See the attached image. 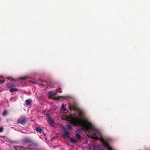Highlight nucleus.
Wrapping results in <instances>:
<instances>
[{"instance_id":"423d86ee","label":"nucleus","mask_w":150,"mask_h":150,"mask_svg":"<svg viewBox=\"0 0 150 150\" xmlns=\"http://www.w3.org/2000/svg\"><path fill=\"white\" fill-rule=\"evenodd\" d=\"M48 94L49 95V98H50L53 99L55 100H57L59 99V98L54 96V94L52 91H50L48 93Z\"/></svg>"},{"instance_id":"1a4fd4ad","label":"nucleus","mask_w":150,"mask_h":150,"mask_svg":"<svg viewBox=\"0 0 150 150\" xmlns=\"http://www.w3.org/2000/svg\"><path fill=\"white\" fill-rule=\"evenodd\" d=\"M79 113V116L80 117H82L83 115V111L80 109H79L77 110Z\"/></svg>"},{"instance_id":"6ab92c4d","label":"nucleus","mask_w":150,"mask_h":150,"mask_svg":"<svg viewBox=\"0 0 150 150\" xmlns=\"http://www.w3.org/2000/svg\"><path fill=\"white\" fill-rule=\"evenodd\" d=\"M64 104H62L61 107V108L62 109H63V110L64 111H66V108H64Z\"/></svg>"},{"instance_id":"f257e3e1","label":"nucleus","mask_w":150,"mask_h":150,"mask_svg":"<svg viewBox=\"0 0 150 150\" xmlns=\"http://www.w3.org/2000/svg\"><path fill=\"white\" fill-rule=\"evenodd\" d=\"M67 119L70 123L76 126H81L82 129L88 132L94 130L95 128L91 122L87 118H84L83 120L76 117L75 115L73 116L71 114Z\"/></svg>"},{"instance_id":"4468645a","label":"nucleus","mask_w":150,"mask_h":150,"mask_svg":"<svg viewBox=\"0 0 150 150\" xmlns=\"http://www.w3.org/2000/svg\"><path fill=\"white\" fill-rule=\"evenodd\" d=\"M48 122L50 125H52L53 121L51 119H49V120H48Z\"/></svg>"},{"instance_id":"39448f33","label":"nucleus","mask_w":150,"mask_h":150,"mask_svg":"<svg viewBox=\"0 0 150 150\" xmlns=\"http://www.w3.org/2000/svg\"><path fill=\"white\" fill-rule=\"evenodd\" d=\"M70 135V132L66 130H64V133L63 134V136L64 138L65 139L68 140L70 138L69 137Z\"/></svg>"},{"instance_id":"9b49d317","label":"nucleus","mask_w":150,"mask_h":150,"mask_svg":"<svg viewBox=\"0 0 150 150\" xmlns=\"http://www.w3.org/2000/svg\"><path fill=\"white\" fill-rule=\"evenodd\" d=\"M69 139L70 141L72 142L76 143L78 142L77 140L74 138L70 137Z\"/></svg>"},{"instance_id":"2eb2a0df","label":"nucleus","mask_w":150,"mask_h":150,"mask_svg":"<svg viewBox=\"0 0 150 150\" xmlns=\"http://www.w3.org/2000/svg\"><path fill=\"white\" fill-rule=\"evenodd\" d=\"M46 117L47 118V120L48 121L50 119H51L49 114H47L46 115Z\"/></svg>"},{"instance_id":"393cba45","label":"nucleus","mask_w":150,"mask_h":150,"mask_svg":"<svg viewBox=\"0 0 150 150\" xmlns=\"http://www.w3.org/2000/svg\"><path fill=\"white\" fill-rule=\"evenodd\" d=\"M39 85L41 86H45V85L44 84H39Z\"/></svg>"},{"instance_id":"0eeeda50","label":"nucleus","mask_w":150,"mask_h":150,"mask_svg":"<svg viewBox=\"0 0 150 150\" xmlns=\"http://www.w3.org/2000/svg\"><path fill=\"white\" fill-rule=\"evenodd\" d=\"M91 137L96 140H97L99 139L98 137L96 136V133L94 132H93V133Z\"/></svg>"},{"instance_id":"4be33fe9","label":"nucleus","mask_w":150,"mask_h":150,"mask_svg":"<svg viewBox=\"0 0 150 150\" xmlns=\"http://www.w3.org/2000/svg\"><path fill=\"white\" fill-rule=\"evenodd\" d=\"M12 86H12L11 85H7V87L9 88H10V89L11 88H12Z\"/></svg>"},{"instance_id":"bb28decb","label":"nucleus","mask_w":150,"mask_h":150,"mask_svg":"<svg viewBox=\"0 0 150 150\" xmlns=\"http://www.w3.org/2000/svg\"><path fill=\"white\" fill-rule=\"evenodd\" d=\"M21 148H22V149H23V146H21L20 147Z\"/></svg>"},{"instance_id":"a211bd4d","label":"nucleus","mask_w":150,"mask_h":150,"mask_svg":"<svg viewBox=\"0 0 150 150\" xmlns=\"http://www.w3.org/2000/svg\"><path fill=\"white\" fill-rule=\"evenodd\" d=\"M5 81V80L3 79V78H0V83H4Z\"/></svg>"},{"instance_id":"a878e982","label":"nucleus","mask_w":150,"mask_h":150,"mask_svg":"<svg viewBox=\"0 0 150 150\" xmlns=\"http://www.w3.org/2000/svg\"><path fill=\"white\" fill-rule=\"evenodd\" d=\"M40 82H44V81H42V80H40Z\"/></svg>"},{"instance_id":"7ed1b4c3","label":"nucleus","mask_w":150,"mask_h":150,"mask_svg":"<svg viewBox=\"0 0 150 150\" xmlns=\"http://www.w3.org/2000/svg\"><path fill=\"white\" fill-rule=\"evenodd\" d=\"M27 121V119L26 117H24L18 119L17 120V122L22 125H24L25 124Z\"/></svg>"},{"instance_id":"aec40b11","label":"nucleus","mask_w":150,"mask_h":150,"mask_svg":"<svg viewBox=\"0 0 150 150\" xmlns=\"http://www.w3.org/2000/svg\"><path fill=\"white\" fill-rule=\"evenodd\" d=\"M67 127L68 128V129H71V127L70 125H67Z\"/></svg>"},{"instance_id":"b1692460","label":"nucleus","mask_w":150,"mask_h":150,"mask_svg":"<svg viewBox=\"0 0 150 150\" xmlns=\"http://www.w3.org/2000/svg\"><path fill=\"white\" fill-rule=\"evenodd\" d=\"M8 80L11 79L12 81H13V79L12 78H11V77L8 78Z\"/></svg>"},{"instance_id":"5701e85b","label":"nucleus","mask_w":150,"mask_h":150,"mask_svg":"<svg viewBox=\"0 0 150 150\" xmlns=\"http://www.w3.org/2000/svg\"><path fill=\"white\" fill-rule=\"evenodd\" d=\"M26 79V77H22L20 78V79H23V80H25Z\"/></svg>"},{"instance_id":"cd10ccee","label":"nucleus","mask_w":150,"mask_h":150,"mask_svg":"<svg viewBox=\"0 0 150 150\" xmlns=\"http://www.w3.org/2000/svg\"><path fill=\"white\" fill-rule=\"evenodd\" d=\"M14 148H15L16 150H17L16 148V147H15Z\"/></svg>"},{"instance_id":"dca6fc26","label":"nucleus","mask_w":150,"mask_h":150,"mask_svg":"<svg viewBox=\"0 0 150 150\" xmlns=\"http://www.w3.org/2000/svg\"><path fill=\"white\" fill-rule=\"evenodd\" d=\"M76 135L78 139H80L81 138V136L80 134L79 133H76Z\"/></svg>"},{"instance_id":"f3484780","label":"nucleus","mask_w":150,"mask_h":150,"mask_svg":"<svg viewBox=\"0 0 150 150\" xmlns=\"http://www.w3.org/2000/svg\"><path fill=\"white\" fill-rule=\"evenodd\" d=\"M7 114V111L6 110H4L3 113V115L4 116H6Z\"/></svg>"},{"instance_id":"6e6552de","label":"nucleus","mask_w":150,"mask_h":150,"mask_svg":"<svg viewBox=\"0 0 150 150\" xmlns=\"http://www.w3.org/2000/svg\"><path fill=\"white\" fill-rule=\"evenodd\" d=\"M23 141L24 142L27 143H30L32 142L31 140L29 138H25L23 139Z\"/></svg>"},{"instance_id":"412c9836","label":"nucleus","mask_w":150,"mask_h":150,"mask_svg":"<svg viewBox=\"0 0 150 150\" xmlns=\"http://www.w3.org/2000/svg\"><path fill=\"white\" fill-rule=\"evenodd\" d=\"M3 131V127H0V132H2Z\"/></svg>"},{"instance_id":"20e7f679","label":"nucleus","mask_w":150,"mask_h":150,"mask_svg":"<svg viewBox=\"0 0 150 150\" xmlns=\"http://www.w3.org/2000/svg\"><path fill=\"white\" fill-rule=\"evenodd\" d=\"M69 108L70 110H78L79 109L78 108L77 105L75 103H73L71 104L70 103H69Z\"/></svg>"},{"instance_id":"9d476101","label":"nucleus","mask_w":150,"mask_h":150,"mask_svg":"<svg viewBox=\"0 0 150 150\" xmlns=\"http://www.w3.org/2000/svg\"><path fill=\"white\" fill-rule=\"evenodd\" d=\"M32 101V100L30 99H28L25 101V104L27 105H29L31 104Z\"/></svg>"},{"instance_id":"f8f14e48","label":"nucleus","mask_w":150,"mask_h":150,"mask_svg":"<svg viewBox=\"0 0 150 150\" xmlns=\"http://www.w3.org/2000/svg\"><path fill=\"white\" fill-rule=\"evenodd\" d=\"M18 91V89L16 88H11L10 89V91L11 92H13L16 91Z\"/></svg>"},{"instance_id":"ddd939ff","label":"nucleus","mask_w":150,"mask_h":150,"mask_svg":"<svg viewBox=\"0 0 150 150\" xmlns=\"http://www.w3.org/2000/svg\"><path fill=\"white\" fill-rule=\"evenodd\" d=\"M35 130L37 132H40L42 131V129H41L40 128L38 127H36Z\"/></svg>"},{"instance_id":"f03ea898","label":"nucleus","mask_w":150,"mask_h":150,"mask_svg":"<svg viewBox=\"0 0 150 150\" xmlns=\"http://www.w3.org/2000/svg\"><path fill=\"white\" fill-rule=\"evenodd\" d=\"M101 142H102L103 146L106 147L108 150H113V149L110 146L108 142L105 141L103 139H100Z\"/></svg>"}]
</instances>
